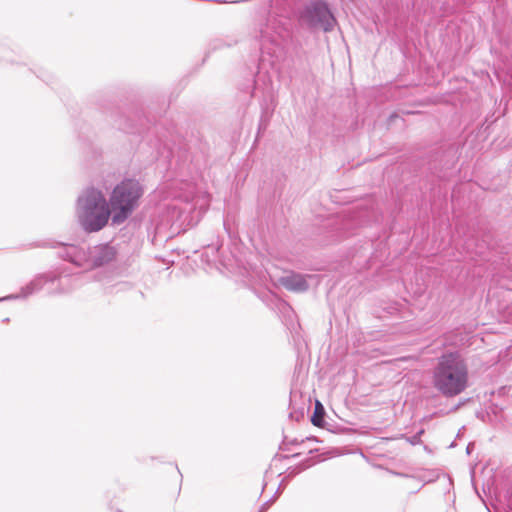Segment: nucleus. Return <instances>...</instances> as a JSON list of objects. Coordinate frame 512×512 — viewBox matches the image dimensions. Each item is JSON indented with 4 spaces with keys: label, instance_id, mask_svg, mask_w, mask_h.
Returning a JSON list of instances; mask_svg holds the SVG:
<instances>
[{
    "label": "nucleus",
    "instance_id": "4",
    "mask_svg": "<svg viewBox=\"0 0 512 512\" xmlns=\"http://www.w3.org/2000/svg\"><path fill=\"white\" fill-rule=\"evenodd\" d=\"M297 19L301 27L312 31L330 32L336 24V19L325 0H309L304 3L298 10Z\"/></svg>",
    "mask_w": 512,
    "mask_h": 512
},
{
    "label": "nucleus",
    "instance_id": "3",
    "mask_svg": "<svg viewBox=\"0 0 512 512\" xmlns=\"http://www.w3.org/2000/svg\"><path fill=\"white\" fill-rule=\"evenodd\" d=\"M143 195L141 184L134 179H125L110 193L108 201L112 214V224H123L139 206Z\"/></svg>",
    "mask_w": 512,
    "mask_h": 512
},
{
    "label": "nucleus",
    "instance_id": "9",
    "mask_svg": "<svg viewBox=\"0 0 512 512\" xmlns=\"http://www.w3.org/2000/svg\"><path fill=\"white\" fill-rule=\"evenodd\" d=\"M324 408L319 401H316L315 411L313 416L311 417V422L318 427H321L324 423Z\"/></svg>",
    "mask_w": 512,
    "mask_h": 512
},
{
    "label": "nucleus",
    "instance_id": "8",
    "mask_svg": "<svg viewBox=\"0 0 512 512\" xmlns=\"http://www.w3.org/2000/svg\"><path fill=\"white\" fill-rule=\"evenodd\" d=\"M281 285L289 291L304 292L308 289L306 279L301 274L290 273L280 278Z\"/></svg>",
    "mask_w": 512,
    "mask_h": 512
},
{
    "label": "nucleus",
    "instance_id": "6",
    "mask_svg": "<svg viewBox=\"0 0 512 512\" xmlns=\"http://www.w3.org/2000/svg\"><path fill=\"white\" fill-rule=\"evenodd\" d=\"M74 280L76 278L68 275L59 277L52 274L39 275L22 287L18 295H11L8 298H27L43 289L49 294L68 292L74 288L75 285L72 284Z\"/></svg>",
    "mask_w": 512,
    "mask_h": 512
},
{
    "label": "nucleus",
    "instance_id": "7",
    "mask_svg": "<svg viewBox=\"0 0 512 512\" xmlns=\"http://www.w3.org/2000/svg\"><path fill=\"white\" fill-rule=\"evenodd\" d=\"M116 257V250L108 244L97 245L89 248L88 252L74 246L69 247L67 259L78 266L85 264L90 267H99L110 263Z\"/></svg>",
    "mask_w": 512,
    "mask_h": 512
},
{
    "label": "nucleus",
    "instance_id": "2",
    "mask_svg": "<svg viewBox=\"0 0 512 512\" xmlns=\"http://www.w3.org/2000/svg\"><path fill=\"white\" fill-rule=\"evenodd\" d=\"M433 385L445 397L461 394L468 386V367L458 352L439 357L433 370Z\"/></svg>",
    "mask_w": 512,
    "mask_h": 512
},
{
    "label": "nucleus",
    "instance_id": "10",
    "mask_svg": "<svg viewBox=\"0 0 512 512\" xmlns=\"http://www.w3.org/2000/svg\"><path fill=\"white\" fill-rule=\"evenodd\" d=\"M270 504H271V501H267V502H265V503L261 506V508H260L259 512H266V510L269 508Z\"/></svg>",
    "mask_w": 512,
    "mask_h": 512
},
{
    "label": "nucleus",
    "instance_id": "11",
    "mask_svg": "<svg viewBox=\"0 0 512 512\" xmlns=\"http://www.w3.org/2000/svg\"><path fill=\"white\" fill-rule=\"evenodd\" d=\"M471 451V448H470V445L467 447V453H470Z\"/></svg>",
    "mask_w": 512,
    "mask_h": 512
},
{
    "label": "nucleus",
    "instance_id": "5",
    "mask_svg": "<svg viewBox=\"0 0 512 512\" xmlns=\"http://www.w3.org/2000/svg\"><path fill=\"white\" fill-rule=\"evenodd\" d=\"M209 202V195L203 192L170 206L169 216L173 225L182 229L196 225L208 209Z\"/></svg>",
    "mask_w": 512,
    "mask_h": 512
},
{
    "label": "nucleus",
    "instance_id": "1",
    "mask_svg": "<svg viewBox=\"0 0 512 512\" xmlns=\"http://www.w3.org/2000/svg\"><path fill=\"white\" fill-rule=\"evenodd\" d=\"M108 201L103 192L94 187L83 189L75 203V217L86 233L102 230L112 219Z\"/></svg>",
    "mask_w": 512,
    "mask_h": 512
}]
</instances>
